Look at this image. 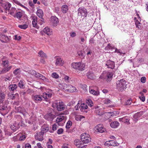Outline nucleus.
Instances as JSON below:
<instances>
[{
    "label": "nucleus",
    "mask_w": 148,
    "mask_h": 148,
    "mask_svg": "<svg viewBox=\"0 0 148 148\" xmlns=\"http://www.w3.org/2000/svg\"><path fill=\"white\" fill-rule=\"evenodd\" d=\"M52 95V92H44L42 95H36L33 96V100L38 102H40L44 99H47L51 98Z\"/></svg>",
    "instance_id": "f257e3e1"
},
{
    "label": "nucleus",
    "mask_w": 148,
    "mask_h": 148,
    "mask_svg": "<svg viewBox=\"0 0 148 148\" xmlns=\"http://www.w3.org/2000/svg\"><path fill=\"white\" fill-rule=\"evenodd\" d=\"M116 88L120 91H122L126 88V82L124 79H122L118 80L116 82Z\"/></svg>",
    "instance_id": "f03ea898"
},
{
    "label": "nucleus",
    "mask_w": 148,
    "mask_h": 148,
    "mask_svg": "<svg viewBox=\"0 0 148 148\" xmlns=\"http://www.w3.org/2000/svg\"><path fill=\"white\" fill-rule=\"evenodd\" d=\"M72 68L75 69H78L82 71L85 69V65L81 62H73L71 64Z\"/></svg>",
    "instance_id": "7ed1b4c3"
},
{
    "label": "nucleus",
    "mask_w": 148,
    "mask_h": 148,
    "mask_svg": "<svg viewBox=\"0 0 148 148\" xmlns=\"http://www.w3.org/2000/svg\"><path fill=\"white\" fill-rule=\"evenodd\" d=\"M80 136L81 140L83 143H88L91 141L90 135L86 133H83Z\"/></svg>",
    "instance_id": "20e7f679"
},
{
    "label": "nucleus",
    "mask_w": 148,
    "mask_h": 148,
    "mask_svg": "<svg viewBox=\"0 0 148 148\" xmlns=\"http://www.w3.org/2000/svg\"><path fill=\"white\" fill-rule=\"evenodd\" d=\"M113 75V74L112 72H103L99 77V78L101 79L107 80L111 79Z\"/></svg>",
    "instance_id": "39448f33"
},
{
    "label": "nucleus",
    "mask_w": 148,
    "mask_h": 148,
    "mask_svg": "<svg viewBox=\"0 0 148 148\" xmlns=\"http://www.w3.org/2000/svg\"><path fill=\"white\" fill-rule=\"evenodd\" d=\"M22 121L21 122H18V121H14L12 124L10 125V128L13 131V132H15L18 129L20 126L22 125Z\"/></svg>",
    "instance_id": "423d86ee"
},
{
    "label": "nucleus",
    "mask_w": 148,
    "mask_h": 148,
    "mask_svg": "<svg viewBox=\"0 0 148 148\" xmlns=\"http://www.w3.org/2000/svg\"><path fill=\"white\" fill-rule=\"evenodd\" d=\"M66 120V116L64 114L59 115L57 118L56 121L59 125H62L63 122H64Z\"/></svg>",
    "instance_id": "0eeeda50"
},
{
    "label": "nucleus",
    "mask_w": 148,
    "mask_h": 148,
    "mask_svg": "<svg viewBox=\"0 0 148 148\" xmlns=\"http://www.w3.org/2000/svg\"><path fill=\"white\" fill-rule=\"evenodd\" d=\"M78 15L84 18L86 17L87 14V12L86 9L82 7L79 8L78 10Z\"/></svg>",
    "instance_id": "6e6552de"
},
{
    "label": "nucleus",
    "mask_w": 148,
    "mask_h": 148,
    "mask_svg": "<svg viewBox=\"0 0 148 148\" xmlns=\"http://www.w3.org/2000/svg\"><path fill=\"white\" fill-rule=\"evenodd\" d=\"M95 131H97L99 132L102 133L105 131V129L104 128L103 125L100 124L95 127Z\"/></svg>",
    "instance_id": "1a4fd4ad"
},
{
    "label": "nucleus",
    "mask_w": 148,
    "mask_h": 148,
    "mask_svg": "<svg viewBox=\"0 0 148 148\" xmlns=\"http://www.w3.org/2000/svg\"><path fill=\"white\" fill-rule=\"evenodd\" d=\"M54 104L55 105V106L58 111H61L63 110L64 108V105L60 102H56L54 103Z\"/></svg>",
    "instance_id": "9d476101"
},
{
    "label": "nucleus",
    "mask_w": 148,
    "mask_h": 148,
    "mask_svg": "<svg viewBox=\"0 0 148 148\" xmlns=\"http://www.w3.org/2000/svg\"><path fill=\"white\" fill-rule=\"evenodd\" d=\"M56 61L55 62V64L57 66H61L63 65L64 61L62 59L60 58H55Z\"/></svg>",
    "instance_id": "9b49d317"
},
{
    "label": "nucleus",
    "mask_w": 148,
    "mask_h": 148,
    "mask_svg": "<svg viewBox=\"0 0 148 148\" xmlns=\"http://www.w3.org/2000/svg\"><path fill=\"white\" fill-rule=\"evenodd\" d=\"M106 65L107 66V68L113 69L114 67V62L113 61L110 60H108L106 63Z\"/></svg>",
    "instance_id": "f8f14e48"
},
{
    "label": "nucleus",
    "mask_w": 148,
    "mask_h": 148,
    "mask_svg": "<svg viewBox=\"0 0 148 148\" xmlns=\"http://www.w3.org/2000/svg\"><path fill=\"white\" fill-rule=\"evenodd\" d=\"M41 132L43 134H44L45 133L48 132L49 130V127L48 125L47 124L43 125L41 127Z\"/></svg>",
    "instance_id": "ddd939ff"
},
{
    "label": "nucleus",
    "mask_w": 148,
    "mask_h": 148,
    "mask_svg": "<svg viewBox=\"0 0 148 148\" xmlns=\"http://www.w3.org/2000/svg\"><path fill=\"white\" fill-rule=\"evenodd\" d=\"M44 134L41 132L37 133L36 135H35V138L39 141H42L43 140Z\"/></svg>",
    "instance_id": "4468645a"
},
{
    "label": "nucleus",
    "mask_w": 148,
    "mask_h": 148,
    "mask_svg": "<svg viewBox=\"0 0 148 148\" xmlns=\"http://www.w3.org/2000/svg\"><path fill=\"white\" fill-rule=\"evenodd\" d=\"M55 117V116L51 113L47 114L44 116L45 118L49 121H51L53 120Z\"/></svg>",
    "instance_id": "2eb2a0df"
},
{
    "label": "nucleus",
    "mask_w": 148,
    "mask_h": 148,
    "mask_svg": "<svg viewBox=\"0 0 148 148\" xmlns=\"http://www.w3.org/2000/svg\"><path fill=\"white\" fill-rule=\"evenodd\" d=\"M51 21L54 26H56L59 23L58 19L56 16H51Z\"/></svg>",
    "instance_id": "dca6fc26"
},
{
    "label": "nucleus",
    "mask_w": 148,
    "mask_h": 148,
    "mask_svg": "<svg viewBox=\"0 0 148 148\" xmlns=\"http://www.w3.org/2000/svg\"><path fill=\"white\" fill-rule=\"evenodd\" d=\"M0 40L2 43H7L9 41V38L8 36L2 34Z\"/></svg>",
    "instance_id": "f3484780"
},
{
    "label": "nucleus",
    "mask_w": 148,
    "mask_h": 148,
    "mask_svg": "<svg viewBox=\"0 0 148 148\" xmlns=\"http://www.w3.org/2000/svg\"><path fill=\"white\" fill-rule=\"evenodd\" d=\"M12 66L7 67H3L2 70L0 71V74H4L9 71L11 69Z\"/></svg>",
    "instance_id": "a211bd4d"
},
{
    "label": "nucleus",
    "mask_w": 148,
    "mask_h": 148,
    "mask_svg": "<svg viewBox=\"0 0 148 148\" xmlns=\"http://www.w3.org/2000/svg\"><path fill=\"white\" fill-rule=\"evenodd\" d=\"M35 77L36 78L42 79L44 81L48 82V79L46 78L44 76L41 75L39 73H37Z\"/></svg>",
    "instance_id": "6ab92c4d"
},
{
    "label": "nucleus",
    "mask_w": 148,
    "mask_h": 148,
    "mask_svg": "<svg viewBox=\"0 0 148 148\" xmlns=\"http://www.w3.org/2000/svg\"><path fill=\"white\" fill-rule=\"evenodd\" d=\"M2 6L6 10L8 11L11 7V4L8 2H5L3 3Z\"/></svg>",
    "instance_id": "aec40b11"
},
{
    "label": "nucleus",
    "mask_w": 148,
    "mask_h": 148,
    "mask_svg": "<svg viewBox=\"0 0 148 148\" xmlns=\"http://www.w3.org/2000/svg\"><path fill=\"white\" fill-rule=\"evenodd\" d=\"M24 13L23 11H17L14 17L15 18H17L18 19H20L22 17Z\"/></svg>",
    "instance_id": "412c9836"
},
{
    "label": "nucleus",
    "mask_w": 148,
    "mask_h": 148,
    "mask_svg": "<svg viewBox=\"0 0 148 148\" xmlns=\"http://www.w3.org/2000/svg\"><path fill=\"white\" fill-rule=\"evenodd\" d=\"M143 112H140L136 114L133 116V120L136 122L138 120L140 117L142 115Z\"/></svg>",
    "instance_id": "4be33fe9"
},
{
    "label": "nucleus",
    "mask_w": 148,
    "mask_h": 148,
    "mask_svg": "<svg viewBox=\"0 0 148 148\" xmlns=\"http://www.w3.org/2000/svg\"><path fill=\"white\" fill-rule=\"evenodd\" d=\"M0 110L4 112L8 113V108L7 104H5L0 106Z\"/></svg>",
    "instance_id": "5701e85b"
},
{
    "label": "nucleus",
    "mask_w": 148,
    "mask_h": 148,
    "mask_svg": "<svg viewBox=\"0 0 148 148\" xmlns=\"http://www.w3.org/2000/svg\"><path fill=\"white\" fill-rule=\"evenodd\" d=\"M119 120L120 121H121L124 123H127V124H129L130 123L129 122L130 119L128 117L126 116L120 118L119 119Z\"/></svg>",
    "instance_id": "b1692460"
},
{
    "label": "nucleus",
    "mask_w": 148,
    "mask_h": 148,
    "mask_svg": "<svg viewBox=\"0 0 148 148\" xmlns=\"http://www.w3.org/2000/svg\"><path fill=\"white\" fill-rule=\"evenodd\" d=\"M76 88L75 87L70 85H69L67 88V91L71 92H73L76 91Z\"/></svg>",
    "instance_id": "393cba45"
},
{
    "label": "nucleus",
    "mask_w": 148,
    "mask_h": 148,
    "mask_svg": "<svg viewBox=\"0 0 148 148\" xmlns=\"http://www.w3.org/2000/svg\"><path fill=\"white\" fill-rule=\"evenodd\" d=\"M17 10L14 8H12L10 10L8 11L9 13L13 16H14L16 11Z\"/></svg>",
    "instance_id": "a878e982"
},
{
    "label": "nucleus",
    "mask_w": 148,
    "mask_h": 148,
    "mask_svg": "<svg viewBox=\"0 0 148 148\" xmlns=\"http://www.w3.org/2000/svg\"><path fill=\"white\" fill-rule=\"evenodd\" d=\"M119 125V123L117 121H113L110 123L111 127L113 128H115L117 127Z\"/></svg>",
    "instance_id": "bb28decb"
},
{
    "label": "nucleus",
    "mask_w": 148,
    "mask_h": 148,
    "mask_svg": "<svg viewBox=\"0 0 148 148\" xmlns=\"http://www.w3.org/2000/svg\"><path fill=\"white\" fill-rule=\"evenodd\" d=\"M44 32L48 35H51L52 34V31L48 27H45L43 30Z\"/></svg>",
    "instance_id": "cd10ccee"
},
{
    "label": "nucleus",
    "mask_w": 148,
    "mask_h": 148,
    "mask_svg": "<svg viewBox=\"0 0 148 148\" xmlns=\"http://www.w3.org/2000/svg\"><path fill=\"white\" fill-rule=\"evenodd\" d=\"M95 112L97 114L100 116L103 114V113L102 112L101 110L99 109L98 106L95 108Z\"/></svg>",
    "instance_id": "c85d7f7f"
},
{
    "label": "nucleus",
    "mask_w": 148,
    "mask_h": 148,
    "mask_svg": "<svg viewBox=\"0 0 148 148\" xmlns=\"http://www.w3.org/2000/svg\"><path fill=\"white\" fill-rule=\"evenodd\" d=\"M16 111L17 112H20L23 113L25 112V110L23 108H22L21 107H17L15 108Z\"/></svg>",
    "instance_id": "c756f323"
},
{
    "label": "nucleus",
    "mask_w": 148,
    "mask_h": 148,
    "mask_svg": "<svg viewBox=\"0 0 148 148\" xmlns=\"http://www.w3.org/2000/svg\"><path fill=\"white\" fill-rule=\"evenodd\" d=\"M68 9V6L66 5H63L61 8V10L63 13H65L67 12Z\"/></svg>",
    "instance_id": "7c9ffc66"
},
{
    "label": "nucleus",
    "mask_w": 148,
    "mask_h": 148,
    "mask_svg": "<svg viewBox=\"0 0 148 148\" xmlns=\"http://www.w3.org/2000/svg\"><path fill=\"white\" fill-rule=\"evenodd\" d=\"M9 87L10 90L14 91L17 88V85L15 84H11L9 86Z\"/></svg>",
    "instance_id": "2f4dec72"
},
{
    "label": "nucleus",
    "mask_w": 148,
    "mask_h": 148,
    "mask_svg": "<svg viewBox=\"0 0 148 148\" xmlns=\"http://www.w3.org/2000/svg\"><path fill=\"white\" fill-rule=\"evenodd\" d=\"M81 108L80 110L82 112H84V110L88 108V106L84 103H82L80 105Z\"/></svg>",
    "instance_id": "473e14b6"
},
{
    "label": "nucleus",
    "mask_w": 148,
    "mask_h": 148,
    "mask_svg": "<svg viewBox=\"0 0 148 148\" xmlns=\"http://www.w3.org/2000/svg\"><path fill=\"white\" fill-rule=\"evenodd\" d=\"M37 17H34L33 18V21H32V24L33 26L34 27H36L37 28L38 26L37 25Z\"/></svg>",
    "instance_id": "72a5a7b5"
},
{
    "label": "nucleus",
    "mask_w": 148,
    "mask_h": 148,
    "mask_svg": "<svg viewBox=\"0 0 148 148\" xmlns=\"http://www.w3.org/2000/svg\"><path fill=\"white\" fill-rule=\"evenodd\" d=\"M5 95L3 92H0V102H2L4 100Z\"/></svg>",
    "instance_id": "f704fd0d"
},
{
    "label": "nucleus",
    "mask_w": 148,
    "mask_h": 148,
    "mask_svg": "<svg viewBox=\"0 0 148 148\" xmlns=\"http://www.w3.org/2000/svg\"><path fill=\"white\" fill-rule=\"evenodd\" d=\"M37 14L39 17L42 18L43 15V12L41 9L38 10L37 11Z\"/></svg>",
    "instance_id": "c9c22d12"
},
{
    "label": "nucleus",
    "mask_w": 148,
    "mask_h": 148,
    "mask_svg": "<svg viewBox=\"0 0 148 148\" xmlns=\"http://www.w3.org/2000/svg\"><path fill=\"white\" fill-rule=\"evenodd\" d=\"M8 64L9 61L8 60H2V61L1 65L3 67L8 66Z\"/></svg>",
    "instance_id": "e433bc0d"
},
{
    "label": "nucleus",
    "mask_w": 148,
    "mask_h": 148,
    "mask_svg": "<svg viewBox=\"0 0 148 148\" xmlns=\"http://www.w3.org/2000/svg\"><path fill=\"white\" fill-rule=\"evenodd\" d=\"M75 145L78 147H80V146L82 145V143L78 139H76L74 141Z\"/></svg>",
    "instance_id": "4c0bfd02"
},
{
    "label": "nucleus",
    "mask_w": 148,
    "mask_h": 148,
    "mask_svg": "<svg viewBox=\"0 0 148 148\" xmlns=\"http://www.w3.org/2000/svg\"><path fill=\"white\" fill-rule=\"evenodd\" d=\"M90 92L94 95H98L99 94V92L98 91H96L93 89H89Z\"/></svg>",
    "instance_id": "58836bf2"
},
{
    "label": "nucleus",
    "mask_w": 148,
    "mask_h": 148,
    "mask_svg": "<svg viewBox=\"0 0 148 148\" xmlns=\"http://www.w3.org/2000/svg\"><path fill=\"white\" fill-rule=\"evenodd\" d=\"M38 54L40 56L43 58H46L47 56L46 54L45 53L42 51H40L38 52Z\"/></svg>",
    "instance_id": "ea45409f"
},
{
    "label": "nucleus",
    "mask_w": 148,
    "mask_h": 148,
    "mask_svg": "<svg viewBox=\"0 0 148 148\" xmlns=\"http://www.w3.org/2000/svg\"><path fill=\"white\" fill-rule=\"evenodd\" d=\"M18 27L21 29H26L28 27V25L27 24H24L21 25H18Z\"/></svg>",
    "instance_id": "a19ab883"
},
{
    "label": "nucleus",
    "mask_w": 148,
    "mask_h": 148,
    "mask_svg": "<svg viewBox=\"0 0 148 148\" xmlns=\"http://www.w3.org/2000/svg\"><path fill=\"white\" fill-rule=\"evenodd\" d=\"M87 76L88 78L91 79L94 78V75L93 73L90 72H88L87 74Z\"/></svg>",
    "instance_id": "79ce46f5"
},
{
    "label": "nucleus",
    "mask_w": 148,
    "mask_h": 148,
    "mask_svg": "<svg viewBox=\"0 0 148 148\" xmlns=\"http://www.w3.org/2000/svg\"><path fill=\"white\" fill-rule=\"evenodd\" d=\"M21 73L20 69L18 68L15 69L13 72L14 74L17 75L20 74Z\"/></svg>",
    "instance_id": "37998d69"
},
{
    "label": "nucleus",
    "mask_w": 148,
    "mask_h": 148,
    "mask_svg": "<svg viewBox=\"0 0 148 148\" xmlns=\"http://www.w3.org/2000/svg\"><path fill=\"white\" fill-rule=\"evenodd\" d=\"M18 86L20 88H23L24 87V86L23 81L20 80L18 83Z\"/></svg>",
    "instance_id": "c03bdc74"
},
{
    "label": "nucleus",
    "mask_w": 148,
    "mask_h": 148,
    "mask_svg": "<svg viewBox=\"0 0 148 148\" xmlns=\"http://www.w3.org/2000/svg\"><path fill=\"white\" fill-rule=\"evenodd\" d=\"M119 144L116 142L112 140H110V146H118Z\"/></svg>",
    "instance_id": "a18cd8bd"
},
{
    "label": "nucleus",
    "mask_w": 148,
    "mask_h": 148,
    "mask_svg": "<svg viewBox=\"0 0 148 148\" xmlns=\"http://www.w3.org/2000/svg\"><path fill=\"white\" fill-rule=\"evenodd\" d=\"M72 125V122L70 121H69L66 123V127L67 129L69 128Z\"/></svg>",
    "instance_id": "49530a36"
},
{
    "label": "nucleus",
    "mask_w": 148,
    "mask_h": 148,
    "mask_svg": "<svg viewBox=\"0 0 148 148\" xmlns=\"http://www.w3.org/2000/svg\"><path fill=\"white\" fill-rule=\"evenodd\" d=\"M82 118H84V117L80 115H76L75 116V119L77 121H80Z\"/></svg>",
    "instance_id": "de8ad7c7"
},
{
    "label": "nucleus",
    "mask_w": 148,
    "mask_h": 148,
    "mask_svg": "<svg viewBox=\"0 0 148 148\" xmlns=\"http://www.w3.org/2000/svg\"><path fill=\"white\" fill-rule=\"evenodd\" d=\"M12 1L18 5H19L21 6L23 8H24L25 6L21 4L19 2H18L17 0H12Z\"/></svg>",
    "instance_id": "09e8293b"
},
{
    "label": "nucleus",
    "mask_w": 148,
    "mask_h": 148,
    "mask_svg": "<svg viewBox=\"0 0 148 148\" xmlns=\"http://www.w3.org/2000/svg\"><path fill=\"white\" fill-rule=\"evenodd\" d=\"M87 100V103L88 106L90 107H92L93 106L92 102L90 99H88V100Z\"/></svg>",
    "instance_id": "8fccbe9b"
},
{
    "label": "nucleus",
    "mask_w": 148,
    "mask_h": 148,
    "mask_svg": "<svg viewBox=\"0 0 148 148\" xmlns=\"http://www.w3.org/2000/svg\"><path fill=\"white\" fill-rule=\"evenodd\" d=\"M52 77L55 78L57 79L59 77L58 75L55 73H53L51 75Z\"/></svg>",
    "instance_id": "3c124183"
},
{
    "label": "nucleus",
    "mask_w": 148,
    "mask_h": 148,
    "mask_svg": "<svg viewBox=\"0 0 148 148\" xmlns=\"http://www.w3.org/2000/svg\"><path fill=\"white\" fill-rule=\"evenodd\" d=\"M81 88L85 92H86L87 91V86L86 85H82V86Z\"/></svg>",
    "instance_id": "603ef678"
},
{
    "label": "nucleus",
    "mask_w": 148,
    "mask_h": 148,
    "mask_svg": "<svg viewBox=\"0 0 148 148\" xmlns=\"http://www.w3.org/2000/svg\"><path fill=\"white\" fill-rule=\"evenodd\" d=\"M22 148H31V145L29 143H26L23 146Z\"/></svg>",
    "instance_id": "864d4df0"
},
{
    "label": "nucleus",
    "mask_w": 148,
    "mask_h": 148,
    "mask_svg": "<svg viewBox=\"0 0 148 148\" xmlns=\"http://www.w3.org/2000/svg\"><path fill=\"white\" fill-rule=\"evenodd\" d=\"M34 92L33 90L30 88H28L26 90V92L27 93L31 95Z\"/></svg>",
    "instance_id": "5fc2aeb1"
},
{
    "label": "nucleus",
    "mask_w": 148,
    "mask_h": 148,
    "mask_svg": "<svg viewBox=\"0 0 148 148\" xmlns=\"http://www.w3.org/2000/svg\"><path fill=\"white\" fill-rule=\"evenodd\" d=\"M86 51L87 52L86 53L87 57H88V56H89V55H90V56H91L92 53V51L90 49H87L86 50Z\"/></svg>",
    "instance_id": "6e6d98bb"
},
{
    "label": "nucleus",
    "mask_w": 148,
    "mask_h": 148,
    "mask_svg": "<svg viewBox=\"0 0 148 148\" xmlns=\"http://www.w3.org/2000/svg\"><path fill=\"white\" fill-rule=\"evenodd\" d=\"M77 53L78 55L80 57L84 56V54L82 52V51H78L77 52Z\"/></svg>",
    "instance_id": "4d7b16f0"
},
{
    "label": "nucleus",
    "mask_w": 148,
    "mask_h": 148,
    "mask_svg": "<svg viewBox=\"0 0 148 148\" xmlns=\"http://www.w3.org/2000/svg\"><path fill=\"white\" fill-rule=\"evenodd\" d=\"M104 103L105 104H109L110 103L111 101L108 99H105L103 101Z\"/></svg>",
    "instance_id": "13d9d810"
},
{
    "label": "nucleus",
    "mask_w": 148,
    "mask_h": 148,
    "mask_svg": "<svg viewBox=\"0 0 148 148\" xmlns=\"http://www.w3.org/2000/svg\"><path fill=\"white\" fill-rule=\"evenodd\" d=\"M104 145L108 147L110 146V140L106 141Z\"/></svg>",
    "instance_id": "bf43d9fd"
},
{
    "label": "nucleus",
    "mask_w": 148,
    "mask_h": 148,
    "mask_svg": "<svg viewBox=\"0 0 148 148\" xmlns=\"http://www.w3.org/2000/svg\"><path fill=\"white\" fill-rule=\"evenodd\" d=\"M70 36L72 38L76 36V33L73 32H72L71 33H70Z\"/></svg>",
    "instance_id": "052dcab7"
},
{
    "label": "nucleus",
    "mask_w": 148,
    "mask_h": 148,
    "mask_svg": "<svg viewBox=\"0 0 148 148\" xmlns=\"http://www.w3.org/2000/svg\"><path fill=\"white\" fill-rule=\"evenodd\" d=\"M26 138V136L24 135H22L20 136L19 140L20 141H23Z\"/></svg>",
    "instance_id": "680f3d73"
},
{
    "label": "nucleus",
    "mask_w": 148,
    "mask_h": 148,
    "mask_svg": "<svg viewBox=\"0 0 148 148\" xmlns=\"http://www.w3.org/2000/svg\"><path fill=\"white\" fill-rule=\"evenodd\" d=\"M21 38V36H18L17 35H16L14 36V39L15 40H20Z\"/></svg>",
    "instance_id": "e2e57ef3"
},
{
    "label": "nucleus",
    "mask_w": 148,
    "mask_h": 148,
    "mask_svg": "<svg viewBox=\"0 0 148 148\" xmlns=\"http://www.w3.org/2000/svg\"><path fill=\"white\" fill-rule=\"evenodd\" d=\"M132 101V100H128L125 103V105L127 106L130 105L131 104Z\"/></svg>",
    "instance_id": "0e129e2a"
},
{
    "label": "nucleus",
    "mask_w": 148,
    "mask_h": 148,
    "mask_svg": "<svg viewBox=\"0 0 148 148\" xmlns=\"http://www.w3.org/2000/svg\"><path fill=\"white\" fill-rule=\"evenodd\" d=\"M139 98L140 99V100L143 102L145 100V97L144 95L139 96Z\"/></svg>",
    "instance_id": "69168bd1"
},
{
    "label": "nucleus",
    "mask_w": 148,
    "mask_h": 148,
    "mask_svg": "<svg viewBox=\"0 0 148 148\" xmlns=\"http://www.w3.org/2000/svg\"><path fill=\"white\" fill-rule=\"evenodd\" d=\"M80 105L79 103H78L77 105L75 106V109L76 110H78L79 108L80 109Z\"/></svg>",
    "instance_id": "338daca9"
},
{
    "label": "nucleus",
    "mask_w": 148,
    "mask_h": 148,
    "mask_svg": "<svg viewBox=\"0 0 148 148\" xmlns=\"http://www.w3.org/2000/svg\"><path fill=\"white\" fill-rule=\"evenodd\" d=\"M146 78L145 77H142L140 79V81L143 83H144L145 82Z\"/></svg>",
    "instance_id": "774afa93"
}]
</instances>
